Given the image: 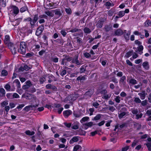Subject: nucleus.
Instances as JSON below:
<instances>
[{"label": "nucleus", "instance_id": "nucleus-45", "mask_svg": "<svg viewBox=\"0 0 151 151\" xmlns=\"http://www.w3.org/2000/svg\"><path fill=\"white\" fill-rule=\"evenodd\" d=\"M124 11H120L119 12L118 14V15L119 16V17H120V18L122 17H123L125 14L124 13Z\"/></svg>", "mask_w": 151, "mask_h": 151}, {"label": "nucleus", "instance_id": "nucleus-25", "mask_svg": "<svg viewBox=\"0 0 151 151\" xmlns=\"http://www.w3.org/2000/svg\"><path fill=\"white\" fill-rule=\"evenodd\" d=\"M133 52V50H132L129 51L128 52H127L125 56V57L126 58H128L132 55Z\"/></svg>", "mask_w": 151, "mask_h": 151}, {"label": "nucleus", "instance_id": "nucleus-29", "mask_svg": "<svg viewBox=\"0 0 151 151\" xmlns=\"http://www.w3.org/2000/svg\"><path fill=\"white\" fill-rule=\"evenodd\" d=\"M8 74V72L7 71L5 70H2L0 76H7Z\"/></svg>", "mask_w": 151, "mask_h": 151}, {"label": "nucleus", "instance_id": "nucleus-41", "mask_svg": "<svg viewBox=\"0 0 151 151\" xmlns=\"http://www.w3.org/2000/svg\"><path fill=\"white\" fill-rule=\"evenodd\" d=\"M129 83L133 85H134L137 83V81L136 80L132 78L129 81Z\"/></svg>", "mask_w": 151, "mask_h": 151}, {"label": "nucleus", "instance_id": "nucleus-60", "mask_svg": "<svg viewBox=\"0 0 151 151\" xmlns=\"http://www.w3.org/2000/svg\"><path fill=\"white\" fill-rule=\"evenodd\" d=\"M120 97L119 96H116L115 98V101L117 103H119L120 101Z\"/></svg>", "mask_w": 151, "mask_h": 151}, {"label": "nucleus", "instance_id": "nucleus-7", "mask_svg": "<svg viewBox=\"0 0 151 151\" xmlns=\"http://www.w3.org/2000/svg\"><path fill=\"white\" fill-rule=\"evenodd\" d=\"M44 42H40V45L44 44L45 46H47L48 45V37L45 35H44L42 37Z\"/></svg>", "mask_w": 151, "mask_h": 151}, {"label": "nucleus", "instance_id": "nucleus-44", "mask_svg": "<svg viewBox=\"0 0 151 151\" xmlns=\"http://www.w3.org/2000/svg\"><path fill=\"white\" fill-rule=\"evenodd\" d=\"M126 114V113L125 112H123L119 114L118 117L119 119H120L123 118Z\"/></svg>", "mask_w": 151, "mask_h": 151}, {"label": "nucleus", "instance_id": "nucleus-30", "mask_svg": "<svg viewBox=\"0 0 151 151\" xmlns=\"http://www.w3.org/2000/svg\"><path fill=\"white\" fill-rule=\"evenodd\" d=\"M63 56L65 57L64 58L67 62L70 61L72 59V57L69 56L68 55H63Z\"/></svg>", "mask_w": 151, "mask_h": 151}, {"label": "nucleus", "instance_id": "nucleus-17", "mask_svg": "<svg viewBox=\"0 0 151 151\" xmlns=\"http://www.w3.org/2000/svg\"><path fill=\"white\" fill-rule=\"evenodd\" d=\"M143 68L146 70H148L150 69V66L148 62L147 61L144 62L142 64Z\"/></svg>", "mask_w": 151, "mask_h": 151}, {"label": "nucleus", "instance_id": "nucleus-32", "mask_svg": "<svg viewBox=\"0 0 151 151\" xmlns=\"http://www.w3.org/2000/svg\"><path fill=\"white\" fill-rule=\"evenodd\" d=\"M25 133L27 135L29 136H32L34 135L35 134V132L34 131L31 132L29 130H27L25 131Z\"/></svg>", "mask_w": 151, "mask_h": 151}, {"label": "nucleus", "instance_id": "nucleus-3", "mask_svg": "<svg viewBox=\"0 0 151 151\" xmlns=\"http://www.w3.org/2000/svg\"><path fill=\"white\" fill-rule=\"evenodd\" d=\"M26 45L24 42H21L20 45V49L18 47V52L22 55L25 54L26 52Z\"/></svg>", "mask_w": 151, "mask_h": 151}, {"label": "nucleus", "instance_id": "nucleus-34", "mask_svg": "<svg viewBox=\"0 0 151 151\" xmlns=\"http://www.w3.org/2000/svg\"><path fill=\"white\" fill-rule=\"evenodd\" d=\"M67 63L68 62H67V61L65 60V58H64L62 59L61 64L62 65H66L68 67H73V66H68L67 65Z\"/></svg>", "mask_w": 151, "mask_h": 151}, {"label": "nucleus", "instance_id": "nucleus-40", "mask_svg": "<svg viewBox=\"0 0 151 151\" xmlns=\"http://www.w3.org/2000/svg\"><path fill=\"white\" fill-rule=\"evenodd\" d=\"M6 51V50L5 49V48L4 46L3 45H0V52H4Z\"/></svg>", "mask_w": 151, "mask_h": 151}, {"label": "nucleus", "instance_id": "nucleus-53", "mask_svg": "<svg viewBox=\"0 0 151 151\" xmlns=\"http://www.w3.org/2000/svg\"><path fill=\"white\" fill-rule=\"evenodd\" d=\"M60 33L63 37H65L67 35V33L65 29L61 30L60 31Z\"/></svg>", "mask_w": 151, "mask_h": 151}, {"label": "nucleus", "instance_id": "nucleus-50", "mask_svg": "<svg viewBox=\"0 0 151 151\" xmlns=\"http://www.w3.org/2000/svg\"><path fill=\"white\" fill-rule=\"evenodd\" d=\"M134 101L137 103H139L141 102V100L138 97H135L134 98Z\"/></svg>", "mask_w": 151, "mask_h": 151}, {"label": "nucleus", "instance_id": "nucleus-31", "mask_svg": "<svg viewBox=\"0 0 151 151\" xmlns=\"http://www.w3.org/2000/svg\"><path fill=\"white\" fill-rule=\"evenodd\" d=\"M13 83H16V86L18 88H19L21 87V84L20 82L18 79H16L14 81Z\"/></svg>", "mask_w": 151, "mask_h": 151}, {"label": "nucleus", "instance_id": "nucleus-51", "mask_svg": "<svg viewBox=\"0 0 151 151\" xmlns=\"http://www.w3.org/2000/svg\"><path fill=\"white\" fill-rule=\"evenodd\" d=\"M4 88L7 91H9L11 88V86L9 84H7L5 86Z\"/></svg>", "mask_w": 151, "mask_h": 151}, {"label": "nucleus", "instance_id": "nucleus-22", "mask_svg": "<svg viewBox=\"0 0 151 151\" xmlns=\"http://www.w3.org/2000/svg\"><path fill=\"white\" fill-rule=\"evenodd\" d=\"M103 115L101 114H99L96 115L92 119V121H97L100 119Z\"/></svg>", "mask_w": 151, "mask_h": 151}, {"label": "nucleus", "instance_id": "nucleus-1", "mask_svg": "<svg viewBox=\"0 0 151 151\" xmlns=\"http://www.w3.org/2000/svg\"><path fill=\"white\" fill-rule=\"evenodd\" d=\"M32 18L30 17H26L23 19L24 22H29L30 27L33 28L35 27V24L39 18L47 19V16L45 14H42L38 16V14H34L33 15Z\"/></svg>", "mask_w": 151, "mask_h": 151}, {"label": "nucleus", "instance_id": "nucleus-43", "mask_svg": "<svg viewBox=\"0 0 151 151\" xmlns=\"http://www.w3.org/2000/svg\"><path fill=\"white\" fill-rule=\"evenodd\" d=\"M134 126L135 127L137 128V130L140 129L142 127V125L141 124H139L137 123H136V124H134Z\"/></svg>", "mask_w": 151, "mask_h": 151}, {"label": "nucleus", "instance_id": "nucleus-62", "mask_svg": "<svg viewBox=\"0 0 151 151\" xmlns=\"http://www.w3.org/2000/svg\"><path fill=\"white\" fill-rule=\"evenodd\" d=\"M129 146H126L125 147L122 148V151H127L129 149Z\"/></svg>", "mask_w": 151, "mask_h": 151}, {"label": "nucleus", "instance_id": "nucleus-13", "mask_svg": "<svg viewBox=\"0 0 151 151\" xmlns=\"http://www.w3.org/2000/svg\"><path fill=\"white\" fill-rule=\"evenodd\" d=\"M147 95V93H146L145 91H143L141 92L138 93V95L139 96L140 98L142 100L144 99Z\"/></svg>", "mask_w": 151, "mask_h": 151}, {"label": "nucleus", "instance_id": "nucleus-56", "mask_svg": "<svg viewBox=\"0 0 151 151\" xmlns=\"http://www.w3.org/2000/svg\"><path fill=\"white\" fill-rule=\"evenodd\" d=\"M146 145L147 146L148 150L151 151V142L146 143Z\"/></svg>", "mask_w": 151, "mask_h": 151}, {"label": "nucleus", "instance_id": "nucleus-9", "mask_svg": "<svg viewBox=\"0 0 151 151\" xmlns=\"http://www.w3.org/2000/svg\"><path fill=\"white\" fill-rule=\"evenodd\" d=\"M72 113V111L70 109L65 110L63 112V114L65 118H67Z\"/></svg>", "mask_w": 151, "mask_h": 151}, {"label": "nucleus", "instance_id": "nucleus-33", "mask_svg": "<svg viewBox=\"0 0 151 151\" xmlns=\"http://www.w3.org/2000/svg\"><path fill=\"white\" fill-rule=\"evenodd\" d=\"M82 149L81 146L79 145H75L73 149V151H77L79 149L81 150Z\"/></svg>", "mask_w": 151, "mask_h": 151}, {"label": "nucleus", "instance_id": "nucleus-63", "mask_svg": "<svg viewBox=\"0 0 151 151\" xmlns=\"http://www.w3.org/2000/svg\"><path fill=\"white\" fill-rule=\"evenodd\" d=\"M45 78L44 77H41L40 78V84H42L45 81Z\"/></svg>", "mask_w": 151, "mask_h": 151}, {"label": "nucleus", "instance_id": "nucleus-15", "mask_svg": "<svg viewBox=\"0 0 151 151\" xmlns=\"http://www.w3.org/2000/svg\"><path fill=\"white\" fill-rule=\"evenodd\" d=\"M80 137L78 136H75L73 137L72 139L69 141V143L70 144H73L74 142H77L79 140V138Z\"/></svg>", "mask_w": 151, "mask_h": 151}, {"label": "nucleus", "instance_id": "nucleus-26", "mask_svg": "<svg viewBox=\"0 0 151 151\" xmlns=\"http://www.w3.org/2000/svg\"><path fill=\"white\" fill-rule=\"evenodd\" d=\"M143 49V47L142 45H140L137 47L138 51L139 52V53L140 55H141L142 54Z\"/></svg>", "mask_w": 151, "mask_h": 151}, {"label": "nucleus", "instance_id": "nucleus-37", "mask_svg": "<svg viewBox=\"0 0 151 151\" xmlns=\"http://www.w3.org/2000/svg\"><path fill=\"white\" fill-rule=\"evenodd\" d=\"M73 115L76 118H79L81 116V114L78 113L77 112L75 111H73Z\"/></svg>", "mask_w": 151, "mask_h": 151}, {"label": "nucleus", "instance_id": "nucleus-55", "mask_svg": "<svg viewBox=\"0 0 151 151\" xmlns=\"http://www.w3.org/2000/svg\"><path fill=\"white\" fill-rule=\"evenodd\" d=\"M78 56H77L75 58V63L77 65H79L81 64V63L78 60Z\"/></svg>", "mask_w": 151, "mask_h": 151}, {"label": "nucleus", "instance_id": "nucleus-47", "mask_svg": "<svg viewBox=\"0 0 151 151\" xmlns=\"http://www.w3.org/2000/svg\"><path fill=\"white\" fill-rule=\"evenodd\" d=\"M50 89L52 90L51 91L52 92V93H54V92L57 91V88L56 86L54 85H52Z\"/></svg>", "mask_w": 151, "mask_h": 151}, {"label": "nucleus", "instance_id": "nucleus-46", "mask_svg": "<svg viewBox=\"0 0 151 151\" xmlns=\"http://www.w3.org/2000/svg\"><path fill=\"white\" fill-rule=\"evenodd\" d=\"M83 54L84 56L87 58H88L91 57V55L88 52L83 53Z\"/></svg>", "mask_w": 151, "mask_h": 151}, {"label": "nucleus", "instance_id": "nucleus-57", "mask_svg": "<svg viewBox=\"0 0 151 151\" xmlns=\"http://www.w3.org/2000/svg\"><path fill=\"white\" fill-rule=\"evenodd\" d=\"M86 133V132L83 130H81L79 132V133H78V134L80 135H83L85 136Z\"/></svg>", "mask_w": 151, "mask_h": 151}, {"label": "nucleus", "instance_id": "nucleus-2", "mask_svg": "<svg viewBox=\"0 0 151 151\" xmlns=\"http://www.w3.org/2000/svg\"><path fill=\"white\" fill-rule=\"evenodd\" d=\"M8 48L10 50L13 55H15L18 51V46L17 44H14L11 42L7 45Z\"/></svg>", "mask_w": 151, "mask_h": 151}, {"label": "nucleus", "instance_id": "nucleus-10", "mask_svg": "<svg viewBox=\"0 0 151 151\" xmlns=\"http://www.w3.org/2000/svg\"><path fill=\"white\" fill-rule=\"evenodd\" d=\"M86 75H84V76H82L81 75L78 76L76 78V80L78 81V82H79L81 83H83L84 81L86 80Z\"/></svg>", "mask_w": 151, "mask_h": 151}, {"label": "nucleus", "instance_id": "nucleus-36", "mask_svg": "<svg viewBox=\"0 0 151 151\" xmlns=\"http://www.w3.org/2000/svg\"><path fill=\"white\" fill-rule=\"evenodd\" d=\"M28 10V7L27 6H23L20 9V12H24Z\"/></svg>", "mask_w": 151, "mask_h": 151}, {"label": "nucleus", "instance_id": "nucleus-4", "mask_svg": "<svg viewBox=\"0 0 151 151\" xmlns=\"http://www.w3.org/2000/svg\"><path fill=\"white\" fill-rule=\"evenodd\" d=\"M44 26L43 24H41L36 29L35 32L36 35L37 36H40L43 32L44 29Z\"/></svg>", "mask_w": 151, "mask_h": 151}, {"label": "nucleus", "instance_id": "nucleus-28", "mask_svg": "<svg viewBox=\"0 0 151 151\" xmlns=\"http://www.w3.org/2000/svg\"><path fill=\"white\" fill-rule=\"evenodd\" d=\"M68 68L65 67L64 69H63L62 71H60V74L62 76L65 75L67 73V71L65 69H67Z\"/></svg>", "mask_w": 151, "mask_h": 151}, {"label": "nucleus", "instance_id": "nucleus-49", "mask_svg": "<svg viewBox=\"0 0 151 151\" xmlns=\"http://www.w3.org/2000/svg\"><path fill=\"white\" fill-rule=\"evenodd\" d=\"M111 81H112L115 83H118V81L117 79L115 78V77H113L111 78Z\"/></svg>", "mask_w": 151, "mask_h": 151}, {"label": "nucleus", "instance_id": "nucleus-27", "mask_svg": "<svg viewBox=\"0 0 151 151\" xmlns=\"http://www.w3.org/2000/svg\"><path fill=\"white\" fill-rule=\"evenodd\" d=\"M6 6V0H0V6L3 7H5Z\"/></svg>", "mask_w": 151, "mask_h": 151}, {"label": "nucleus", "instance_id": "nucleus-12", "mask_svg": "<svg viewBox=\"0 0 151 151\" xmlns=\"http://www.w3.org/2000/svg\"><path fill=\"white\" fill-rule=\"evenodd\" d=\"M55 14L58 16L57 18H58L62 15V13L61 12L60 9H56L54 10Z\"/></svg>", "mask_w": 151, "mask_h": 151}, {"label": "nucleus", "instance_id": "nucleus-11", "mask_svg": "<svg viewBox=\"0 0 151 151\" xmlns=\"http://www.w3.org/2000/svg\"><path fill=\"white\" fill-rule=\"evenodd\" d=\"M11 7L13 9V13L14 14L16 15L19 13V9L17 6L15 5H12Z\"/></svg>", "mask_w": 151, "mask_h": 151}, {"label": "nucleus", "instance_id": "nucleus-59", "mask_svg": "<svg viewBox=\"0 0 151 151\" xmlns=\"http://www.w3.org/2000/svg\"><path fill=\"white\" fill-rule=\"evenodd\" d=\"M77 40H76V42L78 44H80L82 43V39L78 37H77Z\"/></svg>", "mask_w": 151, "mask_h": 151}, {"label": "nucleus", "instance_id": "nucleus-16", "mask_svg": "<svg viewBox=\"0 0 151 151\" xmlns=\"http://www.w3.org/2000/svg\"><path fill=\"white\" fill-rule=\"evenodd\" d=\"M123 34V32L122 30L120 29H118L114 31V35H115L121 36Z\"/></svg>", "mask_w": 151, "mask_h": 151}, {"label": "nucleus", "instance_id": "nucleus-19", "mask_svg": "<svg viewBox=\"0 0 151 151\" xmlns=\"http://www.w3.org/2000/svg\"><path fill=\"white\" fill-rule=\"evenodd\" d=\"M54 41L60 45H63L65 42L64 40L62 38H58L55 40H54Z\"/></svg>", "mask_w": 151, "mask_h": 151}, {"label": "nucleus", "instance_id": "nucleus-24", "mask_svg": "<svg viewBox=\"0 0 151 151\" xmlns=\"http://www.w3.org/2000/svg\"><path fill=\"white\" fill-rule=\"evenodd\" d=\"M81 31L80 29H78L76 27L72 28L69 31V32L71 33H74L77 32H79Z\"/></svg>", "mask_w": 151, "mask_h": 151}, {"label": "nucleus", "instance_id": "nucleus-35", "mask_svg": "<svg viewBox=\"0 0 151 151\" xmlns=\"http://www.w3.org/2000/svg\"><path fill=\"white\" fill-rule=\"evenodd\" d=\"M65 11L67 14L68 15H70L72 13V10L71 8H65Z\"/></svg>", "mask_w": 151, "mask_h": 151}, {"label": "nucleus", "instance_id": "nucleus-39", "mask_svg": "<svg viewBox=\"0 0 151 151\" xmlns=\"http://www.w3.org/2000/svg\"><path fill=\"white\" fill-rule=\"evenodd\" d=\"M83 31L85 33L87 34H89L91 32V29L87 27H85L83 29Z\"/></svg>", "mask_w": 151, "mask_h": 151}, {"label": "nucleus", "instance_id": "nucleus-8", "mask_svg": "<svg viewBox=\"0 0 151 151\" xmlns=\"http://www.w3.org/2000/svg\"><path fill=\"white\" fill-rule=\"evenodd\" d=\"M38 104H36L35 105H32L27 106L23 109V110L25 111L26 112H28L30 110H32V108L33 107L36 108L38 106Z\"/></svg>", "mask_w": 151, "mask_h": 151}, {"label": "nucleus", "instance_id": "nucleus-64", "mask_svg": "<svg viewBox=\"0 0 151 151\" xmlns=\"http://www.w3.org/2000/svg\"><path fill=\"white\" fill-rule=\"evenodd\" d=\"M79 128V126L77 124H73L71 127V128L73 129L76 130L78 129Z\"/></svg>", "mask_w": 151, "mask_h": 151}, {"label": "nucleus", "instance_id": "nucleus-58", "mask_svg": "<svg viewBox=\"0 0 151 151\" xmlns=\"http://www.w3.org/2000/svg\"><path fill=\"white\" fill-rule=\"evenodd\" d=\"M105 5L106 6H113L114 5L113 4H111L110 2L107 1L105 3Z\"/></svg>", "mask_w": 151, "mask_h": 151}, {"label": "nucleus", "instance_id": "nucleus-5", "mask_svg": "<svg viewBox=\"0 0 151 151\" xmlns=\"http://www.w3.org/2000/svg\"><path fill=\"white\" fill-rule=\"evenodd\" d=\"M83 129L85 130L91 127L93 125H94L95 124H93L92 122H86L82 124Z\"/></svg>", "mask_w": 151, "mask_h": 151}, {"label": "nucleus", "instance_id": "nucleus-38", "mask_svg": "<svg viewBox=\"0 0 151 151\" xmlns=\"http://www.w3.org/2000/svg\"><path fill=\"white\" fill-rule=\"evenodd\" d=\"M145 26L146 27H148L151 25V22L149 20L147 19L144 23Z\"/></svg>", "mask_w": 151, "mask_h": 151}, {"label": "nucleus", "instance_id": "nucleus-6", "mask_svg": "<svg viewBox=\"0 0 151 151\" xmlns=\"http://www.w3.org/2000/svg\"><path fill=\"white\" fill-rule=\"evenodd\" d=\"M22 97L25 98L26 99L29 100H31L33 98H34V95L27 93L22 94Z\"/></svg>", "mask_w": 151, "mask_h": 151}, {"label": "nucleus", "instance_id": "nucleus-54", "mask_svg": "<svg viewBox=\"0 0 151 151\" xmlns=\"http://www.w3.org/2000/svg\"><path fill=\"white\" fill-rule=\"evenodd\" d=\"M45 13L49 17H53V14L50 12L46 11L45 12Z\"/></svg>", "mask_w": 151, "mask_h": 151}, {"label": "nucleus", "instance_id": "nucleus-42", "mask_svg": "<svg viewBox=\"0 0 151 151\" xmlns=\"http://www.w3.org/2000/svg\"><path fill=\"white\" fill-rule=\"evenodd\" d=\"M89 118L88 116H86L83 117L81 120H80V122L81 123H82V122H86L89 119Z\"/></svg>", "mask_w": 151, "mask_h": 151}, {"label": "nucleus", "instance_id": "nucleus-48", "mask_svg": "<svg viewBox=\"0 0 151 151\" xmlns=\"http://www.w3.org/2000/svg\"><path fill=\"white\" fill-rule=\"evenodd\" d=\"M126 79V77L125 76H123L121 78L119 82L122 83L123 84L125 80Z\"/></svg>", "mask_w": 151, "mask_h": 151}, {"label": "nucleus", "instance_id": "nucleus-61", "mask_svg": "<svg viewBox=\"0 0 151 151\" xmlns=\"http://www.w3.org/2000/svg\"><path fill=\"white\" fill-rule=\"evenodd\" d=\"M0 93L2 94V96H4L5 93V91L3 88H1L0 89Z\"/></svg>", "mask_w": 151, "mask_h": 151}, {"label": "nucleus", "instance_id": "nucleus-23", "mask_svg": "<svg viewBox=\"0 0 151 151\" xmlns=\"http://www.w3.org/2000/svg\"><path fill=\"white\" fill-rule=\"evenodd\" d=\"M103 22H104L101 20H99L96 24L97 27L99 28H102L103 25Z\"/></svg>", "mask_w": 151, "mask_h": 151}, {"label": "nucleus", "instance_id": "nucleus-20", "mask_svg": "<svg viewBox=\"0 0 151 151\" xmlns=\"http://www.w3.org/2000/svg\"><path fill=\"white\" fill-rule=\"evenodd\" d=\"M93 93V91L91 89L87 91L86 92L85 94V96L88 97H91Z\"/></svg>", "mask_w": 151, "mask_h": 151}, {"label": "nucleus", "instance_id": "nucleus-14", "mask_svg": "<svg viewBox=\"0 0 151 151\" xmlns=\"http://www.w3.org/2000/svg\"><path fill=\"white\" fill-rule=\"evenodd\" d=\"M4 42L5 45H8L9 43L11 42L10 41V37L9 35H6L5 36Z\"/></svg>", "mask_w": 151, "mask_h": 151}, {"label": "nucleus", "instance_id": "nucleus-21", "mask_svg": "<svg viewBox=\"0 0 151 151\" xmlns=\"http://www.w3.org/2000/svg\"><path fill=\"white\" fill-rule=\"evenodd\" d=\"M104 29L106 32H108L112 29V26L111 24L106 25L104 27Z\"/></svg>", "mask_w": 151, "mask_h": 151}, {"label": "nucleus", "instance_id": "nucleus-52", "mask_svg": "<svg viewBox=\"0 0 151 151\" xmlns=\"http://www.w3.org/2000/svg\"><path fill=\"white\" fill-rule=\"evenodd\" d=\"M141 105L143 106H145L147 104V100H145L142 101H141Z\"/></svg>", "mask_w": 151, "mask_h": 151}, {"label": "nucleus", "instance_id": "nucleus-18", "mask_svg": "<svg viewBox=\"0 0 151 151\" xmlns=\"http://www.w3.org/2000/svg\"><path fill=\"white\" fill-rule=\"evenodd\" d=\"M88 67L87 65L84 64L81 66L80 68V73H83L86 71V68Z\"/></svg>", "mask_w": 151, "mask_h": 151}]
</instances>
